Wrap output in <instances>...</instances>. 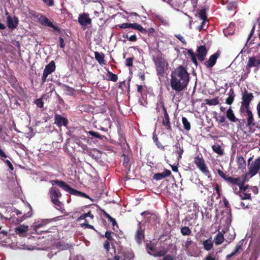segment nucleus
Segmentation results:
<instances>
[{"instance_id": "nucleus-49", "label": "nucleus", "mask_w": 260, "mask_h": 260, "mask_svg": "<svg viewBox=\"0 0 260 260\" xmlns=\"http://www.w3.org/2000/svg\"><path fill=\"white\" fill-rule=\"evenodd\" d=\"M199 15L201 19L203 20V21H205L206 20V15L205 13V11L203 9H202L200 11L199 13Z\"/></svg>"}, {"instance_id": "nucleus-6", "label": "nucleus", "mask_w": 260, "mask_h": 260, "mask_svg": "<svg viewBox=\"0 0 260 260\" xmlns=\"http://www.w3.org/2000/svg\"><path fill=\"white\" fill-rule=\"evenodd\" d=\"M146 248L147 252L154 257H161L165 255L169 251L168 248L161 247L160 250H157L156 245L152 243L151 241L147 243L146 245Z\"/></svg>"}, {"instance_id": "nucleus-51", "label": "nucleus", "mask_w": 260, "mask_h": 260, "mask_svg": "<svg viewBox=\"0 0 260 260\" xmlns=\"http://www.w3.org/2000/svg\"><path fill=\"white\" fill-rule=\"evenodd\" d=\"M116 255L119 256V259L120 260H126V256L127 254L124 251L119 252L118 254H116Z\"/></svg>"}, {"instance_id": "nucleus-55", "label": "nucleus", "mask_w": 260, "mask_h": 260, "mask_svg": "<svg viewBox=\"0 0 260 260\" xmlns=\"http://www.w3.org/2000/svg\"><path fill=\"white\" fill-rule=\"evenodd\" d=\"M104 247L106 250L107 251H109L110 250V243L108 241H106L104 243Z\"/></svg>"}, {"instance_id": "nucleus-27", "label": "nucleus", "mask_w": 260, "mask_h": 260, "mask_svg": "<svg viewBox=\"0 0 260 260\" xmlns=\"http://www.w3.org/2000/svg\"><path fill=\"white\" fill-rule=\"evenodd\" d=\"M56 246L57 248L60 250H67L72 247L71 245L68 243H65L63 242H58L56 243Z\"/></svg>"}, {"instance_id": "nucleus-54", "label": "nucleus", "mask_w": 260, "mask_h": 260, "mask_svg": "<svg viewBox=\"0 0 260 260\" xmlns=\"http://www.w3.org/2000/svg\"><path fill=\"white\" fill-rule=\"evenodd\" d=\"M35 104L39 108H42L43 107V102L40 99L36 100L35 101Z\"/></svg>"}, {"instance_id": "nucleus-44", "label": "nucleus", "mask_w": 260, "mask_h": 260, "mask_svg": "<svg viewBox=\"0 0 260 260\" xmlns=\"http://www.w3.org/2000/svg\"><path fill=\"white\" fill-rule=\"evenodd\" d=\"M108 80L116 82L118 79L117 76L114 74H113L112 72L110 71H108Z\"/></svg>"}, {"instance_id": "nucleus-64", "label": "nucleus", "mask_w": 260, "mask_h": 260, "mask_svg": "<svg viewBox=\"0 0 260 260\" xmlns=\"http://www.w3.org/2000/svg\"><path fill=\"white\" fill-rule=\"evenodd\" d=\"M191 60L194 64L197 65V60L196 57L193 53L191 54Z\"/></svg>"}, {"instance_id": "nucleus-14", "label": "nucleus", "mask_w": 260, "mask_h": 260, "mask_svg": "<svg viewBox=\"0 0 260 260\" xmlns=\"http://www.w3.org/2000/svg\"><path fill=\"white\" fill-rule=\"evenodd\" d=\"M141 215L143 216L148 222L152 223H155L158 220L157 216L154 213L146 211L141 213Z\"/></svg>"}, {"instance_id": "nucleus-58", "label": "nucleus", "mask_w": 260, "mask_h": 260, "mask_svg": "<svg viewBox=\"0 0 260 260\" xmlns=\"http://www.w3.org/2000/svg\"><path fill=\"white\" fill-rule=\"evenodd\" d=\"M7 220H10V218L5 217L0 213V223H4V221H7Z\"/></svg>"}, {"instance_id": "nucleus-57", "label": "nucleus", "mask_w": 260, "mask_h": 260, "mask_svg": "<svg viewBox=\"0 0 260 260\" xmlns=\"http://www.w3.org/2000/svg\"><path fill=\"white\" fill-rule=\"evenodd\" d=\"M125 63L126 65L128 67L132 66L133 65V58H127L125 60Z\"/></svg>"}, {"instance_id": "nucleus-61", "label": "nucleus", "mask_w": 260, "mask_h": 260, "mask_svg": "<svg viewBox=\"0 0 260 260\" xmlns=\"http://www.w3.org/2000/svg\"><path fill=\"white\" fill-rule=\"evenodd\" d=\"M131 23H124L121 24L120 27L122 28H131Z\"/></svg>"}, {"instance_id": "nucleus-9", "label": "nucleus", "mask_w": 260, "mask_h": 260, "mask_svg": "<svg viewBox=\"0 0 260 260\" xmlns=\"http://www.w3.org/2000/svg\"><path fill=\"white\" fill-rule=\"evenodd\" d=\"M194 163L207 177L209 178L210 177L209 171L205 164L204 160L202 158L200 157L199 156L196 157L194 159Z\"/></svg>"}, {"instance_id": "nucleus-4", "label": "nucleus", "mask_w": 260, "mask_h": 260, "mask_svg": "<svg viewBox=\"0 0 260 260\" xmlns=\"http://www.w3.org/2000/svg\"><path fill=\"white\" fill-rule=\"evenodd\" d=\"M230 182L233 185L239 186L240 192L239 196L242 200H250L251 201V193H249V186L245 185L247 180H226Z\"/></svg>"}, {"instance_id": "nucleus-35", "label": "nucleus", "mask_w": 260, "mask_h": 260, "mask_svg": "<svg viewBox=\"0 0 260 260\" xmlns=\"http://www.w3.org/2000/svg\"><path fill=\"white\" fill-rule=\"evenodd\" d=\"M30 210H31V208L30 209ZM32 215L31 211L28 212L27 213H24L22 217H18L17 219V221L18 222H22L23 220L25 219L28 217H30Z\"/></svg>"}, {"instance_id": "nucleus-31", "label": "nucleus", "mask_w": 260, "mask_h": 260, "mask_svg": "<svg viewBox=\"0 0 260 260\" xmlns=\"http://www.w3.org/2000/svg\"><path fill=\"white\" fill-rule=\"evenodd\" d=\"M246 111L247 115L248 116L247 125L248 126L254 125V123L253 122L254 119L253 118V115H252L251 111L249 110V109H246Z\"/></svg>"}, {"instance_id": "nucleus-28", "label": "nucleus", "mask_w": 260, "mask_h": 260, "mask_svg": "<svg viewBox=\"0 0 260 260\" xmlns=\"http://www.w3.org/2000/svg\"><path fill=\"white\" fill-rule=\"evenodd\" d=\"M224 241L223 234L219 232L214 237V241L216 245L221 244Z\"/></svg>"}, {"instance_id": "nucleus-32", "label": "nucleus", "mask_w": 260, "mask_h": 260, "mask_svg": "<svg viewBox=\"0 0 260 260\" xmlns=\"http://www.w3.org/2000/svg\"><path fill=\"white\" fill-rule=\"evenodd\" d=\"M235 97V94L232 89H231L229 92V97L226 99V103L228 105H231L233 102Z\"/></svg>"}, {"instance_id": "nucleus-60", "label": "nucleus", "mask_w": 260, "mask_h": 260, "mask_svg": "<svg viewBox=\"0 0 260 260\" xmlns=\"http://www.w3.org/2000/svg\"><path fill=\"white\" fill-rule=\"evenodd\" d=\"M47 5L52 6L54 5L53 0H42Z\"/></svg>"}, {"instance_id": "nucleus-16", "label": "nucleus", "mask_w": 260, "mask_h": 260, "mask_svg": "<svg viewBox=\"0 0 260 260\" xmlns=\"http://www.w3.org/2000/svg\"><path fill=\"white\" fill-rule=\"evenodd\" d=\"M144 230L142 228L141 222H139L138 230L136 232L135 239L137 243L140 244L144 239Z\"/></svg>"}, {"instance_id": "nucleus-2", "label": "nucleus", "mask_w": 260, "mask_h": 260, "mask_svg": "<svg viewBox=\"0 0 260 260\" xmlns=\"http://www.w3.org/2000/svg\"><path fill=\"white\" fill-rule=\"evenodd\" d=\"M73 185L78 188L82 189L83 188H86L92 190L99 191L103 190L104 185L102 182H100L99 180H85V181H80V180H75Z\"/></svg>"}, {"instance_id": "nucleus-23", "label": "nucleus", "mask_w": 260, "mask_h": 260, "mask_svg": "<svg viewBox=\"0 0 260 260\" xmlns=\"http://www.w3.org/2000/svg\"><path fill=\"white\" fill-rule=\"evenodd\" d=\"M162 124L166 127V129L167 130H171V126L169 116L167 111H165V113H164V116L163 117Z\"/></svg>"}, {"instance_id": "nucleus-47", "label": "nucleus", "mask_w": 260, "mask_h": 260, "mask_svg": "<svg viewBox=\"0 0 260 260\" xmlns=\"http://www.w3.org/2000/svg\"><path fill=\"white\" fill-rule=\"evenodd\" d=\"M63 88L64 90L67 92V94L72 95L73 94L74 89L69 86L63 85Z\"/></svg>"}, {"instance_id": "nucleus-21", "label": "nucleus", "mask_w": 260, "mask_h": 260, "mask_svg": "<svg viewBox=\"0 0 260 260\" xmlns=\"http://www.w3.org/2000/svg\"><path fill=\"white\" fill-rule=\"evenodd\" d=\"M219 56V54L215 53L212 55L208 61L205 63L206 66L207 68H211L214 66L216 63V60Z\"/></svg>"}, {"instance_id": "nucleus-40", "label": "nucleus", "mask_w": 260, "mask_h": 260, "mask_svg": "<svg viewBox=\"0 0 260 260\" xmlns=\"http://www.w3.org/2000/svg\"><path fill=\"white\" fill-rule=\"evenodd\" d=\"M241 249H242L241 245H237L236 247L235 250L233 252H232L231 254L227 255L226 258H229L237 254V253Z\"/></svg>"}, {"instance_id": "nucleus-8", "label": "nucleus", "mask_w": 260, "mask_h": 260, "mask_svg": "<svg viewBox=\"0 0 260 260\" xmlns=\"http://www.w3.org/2000/svg\"><path fill=\"white\" fill-rule=\"evenodd\" d=\"M153 61L156 66L157 73L158 75L162 76L164 73V70L168 63L165 59L161 57L154 58Z\"/></svg>"}, {"instance_id": "nucleus-62", "label": "nucleus", "mask_w": 260, "mask_h": 260, "mask_svg": "<svg viewBox=\"0 0 260 260\" xmlns=\"http://www.w3.org/2000/svg\"><path fill=\"white\" fill-rule=\"evenodd\" d=\"M59 41L60 47L62 48H64L65 44L64 43V40H63V38L61 37H60L59 39Z\"/></svg>"}, {"instance_id": "nucleus-63", "label": "nucleus", "mask_w": 260, "mask_h": 260, "mask_svg": "<svg viewBox=\"0 0 260 260\" xmlns=\"http://www.w3.org/2000/svg\"><path fill=\"white\" fill-rule=\"evenodd\" d=\"M128 40L130 41H136L137 40V37L136 36V35H132L131 36H130L128 38Z\"/></svg>"}, {"instance_id": "nucleus-43", "label": "nucleus", "mask_w": 260, "mask_h": 260, "mask_svg": "<svg viewBox=\"0 0 260 260\" xmlns=\"http://www.w3.org/2000/svg\"><path fill=\"white\" fill-rule=\"evenodd\" d=\"M131 28L138 30L141 32H143L144 31V29L143 28V27L140 24H139L136 23H131Z\"/></svg>"}, {"instance_id": "nucleus-42", "label": "nucleus", "mask_w": 260, "mask_h": 260, "mask_svg": "<svg viewBox=\"0 0 260 260\" xmlns=\"http://www.w3.org/2000/svg\"><path fill=\"white\" fill-rule=\"evenodd\" d=\"M237 160L240 168H243L245 166L246 162L242 156L238 157Z\"/></svg>"}, {"instance_id": "nucleus-50", "label": "nucleus", "mask_w": 260, "mask_h": 260, "mask_svg": "<svg viewBox=\"0 0 260 260\" xmlns=\"http://www.w3.org/2000/svg\"><path fill=\"white\" fill-rule=\"evenodd\" d=\"M175 147L177 148L176 152L178 154V158L180 159L182 157V154L183 153V149L182 147H180L179 146H178V145H176Z\"/></svg>"}, {"instance_id": "nucleus-13", "label": "nucleus", "mask_w": 260, "mask_h": 260, "mask_svg": "<svg viewBox=\"0 0 260 260\" xmlns=\"http://www.w3.org/2000/svg\"><path fill=\"white\" fill-rule=\"evenodd\" d=\"M253 96L251 93L245 92L242 96V102L241 109H249V103L252 100Z\"/></svg>"}, {"instance_id": "nucleus-33", "label": "nucleus", "mask_w": 260, "mask_h": 260, "mask_svg": "<svg viewBox=\"0 0 260 260\" xmlns=\"http://www.w3.org/2000/svg\"><path fill=\"white\" fill-rule=\"evenodd\" d=\"M214 172L216 175L218 174L219 176L222 179H226L225 178V174L223 171V169L222 167H221V168L214 169Z\"/></svg>"}, {"instance_id": "nucleus-37", "label": "nucleus", "mask_w": 260, "mask_h": 260, "mask_svg": "<svg viewBox=\"0 0 260 260\" xmlns=\"http://www.w3.org/2000/svg\"><path fill=\"white\" fill-rule=\"evenodd\" d=\"M182 122L184 129L186 131H189L190 129V124L187 118L183 117L182 118Z\"/></svg>"}, {"instance_id": "nucleus-12", "label": "nucleus", "mask_w": 260, "mask_h": 260, "mask_svg": "<svg viewBox=\"0 0 260 260\" xmlns=\"http://www.w3.org/2000/svg\"><path fill=\"white\" fill-rule=\"evenodd\" d=\"M196 244L192 241L190 238H187L184 244H182V247L186 251L188 255L193 256L191 249Z\"/></svg>"}, {"instance_id": "nucleus-45", "label": "nucleus", "mask_w": 260, "mask_h": 260, "mask_svg": "<svg viewBox=\"0 0 260 260\" xmlns=\"http://www.w3.org/2000/svg\"><path fill=\"white\" fill-rule=\"evenodd\" d=\"M240 206L243 209H248L251 206V204L247 201H240Z\"/></svg>"}, {"instance_id": "nucleus-48", "label": "nucleus", "mask_w": 260, "mask_h": 260, "mask_svg": "<svg viewBox=\"0 0 260 260\" xmlns=\"http://www.w3.org/2000/svg\"><path fill=\"white\" fill-rule=\"evenodd\" d=\"M156 109L159 111L161 109L162 110V111H164V113H165V111H167V110L165 107L164 104L162 101H159L157 103Z\"/></svg>"}, {"instance_id": "nucleus-3", "label": "nucleus", "mask_w": 260, "mask_h": 260, "mask_svg": "<svg viewBox=\"0 0 260 260\" xmlns=\"http://www.w3.org/2000/svg\"><path fill=\"white\" fill-rule=\"evenodd\" d=\"M51 182L53 185L56 184L59 187L61 188L62 189L70 193L72 195L77 197H83L86 199H88L92 201H93V199H92L88 195H87L85 193L72 188L69 185H68L63 181H58V180H52L51 181Z\"/></svg>"}, {"instance_id": "nucleus-34", "label": "nucleus", "mask_w": 260, "mask_h": 260, "mask_svg": "<svg viewBox=\"0 0 260 260\" xmlns=\"http://www.w3.org/2000/svg\"><path fill=\"white\" fill-rule=\"evenodd\" d=\"M180 233L183 236H190L191 231L188 226H182L180 229Z\"/></svg>"}, {"instance_id": "nucleus-30", "label": "nucleus", "mask_w": 260, "mask_h": 260, "mask_svg": "<svg viewBox=\"0 0 260 260\" xmlns=\"http://www.w3.org/2000/svg\"><path fill=\"white\" fill-rule=\"evenodd\" d=\"M226 116L232 122H236L238 121V119L235 116L233 110L229 108L226 111Z\"/></svg>"}, {"instance_id": "nucleus-52", "label": "nucleus", "mask_w": 260, "mask_h": 260, "mask_svg": "<svg viewBox=\"0 0 260 260\" xmlns=\"http://www.w3.org/2000/svg\"><path fill=\"white\" fill-rule=\"evenodd\" d=\"M163 258L161 260H174L175 256L171 254H167L162 256Z\"/></svg>"}, {"instance_id": "nucleus-53", "label": "nucleus", "mask_w": 260, "mask_h": 260, "mask_svg": "<svg viewBox=\"0 0 260 260\" xmlns=\"http://www.w3.org/2000/svg\"><path fill=\"white\" fill-rule=\"evenodd\" d=\"M203 260H217L212 254H208L206 256Z\"/></svg>"}, {"instance_id": "nucleus-24", "label": "nucleus", "mask_w": 260, "mask_h": 260, "mask_svg": "<svg viewBox=\"0 0 260 260\" xmlns=\"http://www.w3.org/2000/svg\"><path fill=\"white\" fill-rule=\"evenodd\" d=\"M213 243L214 242L211 237L204 241L203 242V245L204 249L207 251L211 250L213 247Z\"/></svg>"}, {"instance_id": "nucleus-29", "label": "nucleus", "mask_w": 260, "mask_h": 260, "mask_svg": "<svg viewBox=\"0 0 260 260\" xmlns=\"http://www.w3.org/2000/svg\"><path fill=\"white\" fill-rule=\"evenodd\" d=\"M171 172L169 170H166L161 173L155 174L153 176V179H162L165 177L168 176L171 174Z\"/></svg>"}, {"instance_id": "nucleus-38", "label": "nucleus", "mask_w": 260, "mask_h": 260, "mask_svg": "<svg viewBox=\"0 0 260 260\" xmlns=\"http://www.w3.org/2000/svg\"><path fill=\"white\" fill-rule=\"evenodd\" d=\"M88 133L91 135V136L98 138L99 139L103 140L104 138H106V137L104 136L100 135L98 132H93V131H89Z\"/></svg>"}, {"instance_id": "nucleus-39", "label": "nucleus", "mask_w": 260, "mask_h": 260, "mask_svg": "<svg viewBox=\"0 0 260 260\" xmlns=\"http://www.w3.org/2000/svg\"><path fill=\"white\" fill-rule=\"evenodd\" d=\"M219 103L217 98L207 99L206 100V104L209 105H217Z\"/></svg>"}, {"instance_id": "nucleus-17", "label": "nucleus", "mask_w": 260, "mask_h": 260, "mask_svg": "<svg viewBox=\"0 0 260 260\" xmlns=\"http://www.w3.org/2000/svg\"><path fill=\"white\" fill-rule=\"evenodd\" d=\"M78 22L82 26H85L91 24V19L89 18L88 14L83 13L79 15Z\"/></svg>"}, {"instance_id": "nucleus-15", "label": "nucleus", "mask_w": 260, "mask_h": 260, "mask_svg": "<svg viewBox=\"0 0 260 260\" xmlns=\"http://www.w3.org/2000/svg\"><path fill=\"white\" fill-rule=\"evenodd\" d=\"M49 222L48 219L42 221L40 223L37 224L34 226V230L38 234H41L43 233H49L50 231L44 228L47 223Z\"/></svg>"}, {"instance_id": "nucleus-25", "label": "nucleus", "mask_w": 260, "mask_h": 260, "mask_svg": "<svg viewBox=\"0 0 260 260\" xmlns=\"http://www.w3.org/2000/svg\"><path fill=\"white\" fill-rule=\"evenodd\" d=\"M94 57L100 64L103 65L106 64V61L104 59L105 55L103 53L94 52Z\"/></svg>"}, {"instance_id": "nucleus-22", "label": "nucleus", "mask_w": 260, "mask_h": 260, "mask_svg": "<svg viewBox=\"0 0 260 260\" xmlns=\"http://www.w3.org/2000/svg\"><path fill=\"white\" fill-rule=\"evenodd\" d=\"M7 21L8 23V26L10 28H14L17 25L18 19L15 17L12 18L10 16L8 15L7 17Z\"/></svg>"}, {"instance_id": "nucleus-59", "label": "nucleus", "mask_w": 260, "mask_h": 260, "mask_svg": "<svg viewBox=\"0 0 260 260\" xmlns=\"http://www.w3.org/2000/svg\"><path fill=\"white\" fill-rule=\"evenodd\" d=\"M103 213H104V215L105 217H106L108 219L109 221H111L113 219V218L112 217H111L106 211H103Z\"/></svg>"}, {"instance_id": "nucleus-7", "label": "nucleus", "mask_w": 260, "mask_h": 260, "mask_svg": "<svg viewBox=\"0 0 260 260\" xmlns=\"http://www.w3.org/2000/svg\"><path fill=\"white\" fill-rule=\"evenodd\" d=\"M248 172L246 175L248 177H253L260 170V156L255 159L249 165Z\"/></svg>"}, {"instance_id": "nucleus-56", "label": "nucleus", "mask_w": 260, "mask_h": 260, "mask_svg": "<svg viewBox=\"0 0 260 260\" xmlns=\"http://www.w3.org/2000/svg\"><path fill=\"white\" fill-rule=\"evenodd\" d=\"M175 37L179 39L182 43L184 44H186V41L184 38L180 34L179 35H176Z\"/></svg>"}, {"instance_id": "nucleus-10", "label": "nucleus", "mask_w": 260, "mask_h": 260, "mask_svg": "<svg viewBox=\"0 0 260 260\" xmlns=\"http://www.w3.org/2000/svg\"><path fill=\"white\" fill-rule=\"evenodd\" d=\"M55 67L54 61H51L45 67L42 77V80L43 83L46 81L47 76L55 71Z\"/></svg>"}, {"instance_id": "nucleus-11", "label": "nucleus", "mask_w": 260, "mask_h": 260, "mask_svg": "<svg viewBox=\"0 0 260 260\" xmlns=\"http://www.w3.org/2000/svg\"><path fill=\"white\" fill-rule=\"evenodd\" d=\"M260 66V57H255L252 56L249 58L247 64L246 65V69L248 70V72L249 73L250 71L249 70V68L251 67H255L256 69L258 70Z\"/></svg>"}, {"instance_id": "nucleus-41", "label": "nucleus", "mask_w": 260, "mask_h": 260, "mask_svg": "<svg viewBox=\"0 0 260 260\" xmlns=\"http://www.w3.org/2000/svg\"><path fill=\"white\" fill-rule=\"evenodd\" d=\"M212 148L213 150L218 154L222 155L223 154V151L219 145H215L212 146Z\"/></svg>"}, {"instance_id": "nucleus-18", "label": "nucleus", "mask_w": 260, "mask_h": 260, "mask_svg": "<svg viewBox=\"0 0 260 260\" xmlns=\"http://www.w3.org/2000/svg\"><path fill=\"white\" fill-rule=\"evenodd\" d=\"M54 119V123L58 127H61V126H66L68 124L67 119L61 115L56 114L55 115Z\"/></svg>"}, {"instance_id": "nucleus-20", "label": "nucleus", "mask_w": 260, "mask_h": 260, "mask_svg": "<svg viewBox=\"0 0 260 260\" xmlns=\"http://www.w3.org/2000/svg\"><path fill=\"white\" fill-rule=\"evenodd\" d=\"M207 54V50L205 46H200L197 50V56L200 61H203Z\"/></svg>"}, {"instance_id": "nucleus-36", "label": "nucleus", "mask_w": 260, "mask_h": 260, "mask_svg": "<svg viewBox=\"0 0 260 260\" xmlns=\"http://www.w3.org/2000/svg\"><path fill=\"white\" fill-rule=\"evenodd\" d=\"M169 182L172 185V187L173 190H175V188H177V186L175 183V180H165L164 182L166 185H167V188L168 190L170 189V187L169 186Z\"/></svg>"}, {"instance_id": "nucleus-5", "label": "nucleus", "mask_w": 260, "mask_h": 260, "mask_svg": "<svg viewBox=\"0 0 260 260\" xmlns=\"http://www.w3.org/2000/svg\"><path fill=\"white\" fill-rule=\"evenodd\" d=\"M50 198L52 202L55 206V208L63 213L65 209L63 204L59 201L58 198L61 196L59 189L56 187H52L49 190Z\"/></svg>"}, {"instance_id": "nucleus-46", "label": "nucleus", "mask_w": 260, "mask_h": 260, "mask_svg": "<svg viewBox=\"0 0 260 260\" xmlns=\"http://www.w3.org/2000/svg\"><path fill=\"white\" fill-rule=\"evenodd\" d=\"M112 234H114V233L111 231H107L105 232V237L106 238L108 241H112L114 240L112 236ZM114 235H116V234H115Z\"/></svg>"}, {"instance_id": "nucleus-26", "label": "nucleus", "mask_w": 260, "mask_h": 260, "mask_svg": "<svg viewBox=\"0 0 260 260\" xmlns=\"http://www.w3.org/2000/svg\"><path fill=\"white\" fill-rule=\"evenodd\" d=\"M27 231V226H18L15 229V232L16 234L21 236L24 237Z\"/></svg>"}, {"instance_id": "nucleus-19", "label": "nucleus", "mask_w": 260, "mask_h": 260, "mask_svg": "<svg viewBox=\"0 0 260 260\" xmlns=\"http://www.w3.org/2000/svg\"><path fill=\"white\" fill-rule=\"evenodd\" d=\"M40 22L45 26L51 27L53 28L54 30H57V27L55 26L53 23L45 16H41L39 18Z\"/></svg>"}, {"instance_id": "nucleus-1", "label": "nucleus", "mask_w": 260, "mask_h": 260, "mask_svg": "<svg viewBox=\"0 0 260 260\" xmlns=\"http://www.w3.org/2000/svg\"><path fill=\"white\" fill-rule=\"evenodd\" d=\"M171 86L177 92L184 90L187 85L189 78L186 70L182 66H179L171 73Z\"/></svg>"}]
</instances>
